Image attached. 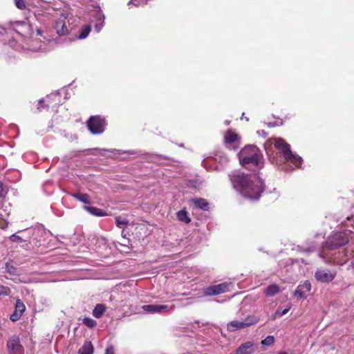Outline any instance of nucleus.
<instances>
[{
	"instance_id": "nucleus-1",
	"label": "nucleus",
	"mask_w": 354,
	"mask_h": 354,
	"mask_svg": "<svg viewBox=\"0 0 354 354\" xmlns=\"http://www.w3.org/2000/svg\"><path fill=\"white\" fill-rule=\"evenodd\" d=\"M234 189L241 196L251 200H259L264 190L263 180L256 174L234 172L229 175Z\"/></svg>"
},
{
	"instance_id": "nucleus-2",
	"label": "nucleus",
	"mask_w": 354,
	"mask_h": 354,
	"mask_svg": "<svg viewBox=\"0 0 354 354\" xmlns=\"http://www.w3.org/2000/svg\"><path fill=\"white\" fill-rule=\"evenodd\" d=\"M238 156L241 165L244 167L252 165L260 169L263 166V156L255 146L249 145L243 148Z\"/></svg>"
},
{
	"instance_id": "nucleus-3",
	"label": "nucleus",
	"mask_w": 354,
	"mask_h": 354,
	"mask_svg": "<svg viewBox=\"0 0 354 354\" xmlns=\"http://www.w3.org/2000/svg\"><path fill=\"white\" fill-rule=\"evenodd\" d=\"M319 257L326 264L343 265L348 261L347 252L345 250L335 252V250L322 248L319 252Z\"/></svg>"
},
{
	"instance_id": "nucleus-4",
	"label": "nucleus",
	"mask_w": 354,
	"mask_h": 354,
	"mask_svg": "<svg viewBox=\"0 0 354 354\" xmlns=\"http://www.w3.org/2000/svg\"><path fill=\"white\" fill-rule=\"evenodd\" d=\"M274 147L281 151L286 162L294 164L296 167H300L303 160L299 156L293 153L290 150V146L281 138L274 139Z\"/></svg>"
},
{
	"instance_id": "nucleus-5",
	"label": "nucleus",
	"mask_w": 354,
	"mask_h": 354,
	"mask_svg": "<svg viewBox=\"0 0 354 354\" xmlns=\"http://www.w3.org/2000/svg\"><path fill=\"white\" fill-rule=\"evenodd\" d=\"M351 234H352L351 231L338 232L332 234L328 237L322 248L335 250L346 245L349 241L348 235Z\"/></svg>"
},
{
	"instance_id": "nucleus-6",
	"label": "nucleus",
	"mask_w": 354,
	"mask_h": 354,
	"mask_svg": "<svg viewBox=\"0 0 354 354\" xmlns=\"http://www.w3.org/2000/svg\"><path fill=\"white\" fill-rule=\"evenodd\" d=\"M34 37L30 44V47L32 51L35 52H45L48 50V42L50 41L44 35V31L40 28H37L36 30V37Z\"/></svg>"
},
{
	"instance_id": "nucleus-7",
	"label": "nucleus",
	"mask_w": 354,
	"mask_h": 354,
	"mask_svg": "<svg viewBox=\"0 0 354 354\" xmlns=\"http://www.w3.org/2000/svg\"><path fill=\"white\" fill-rule=\"evenodd\" d=\"M106 121L99 115L91 116L87 121L88 130L93 134H100L104 131Z\"/></svg>"
},
{
	"instance_id": "nucleus-8",
	"label": "nucleus",
	"mask_w": 354,
	"mask_h": 354,
	"mask_svg": "<svg viewBox=\"0 0 354 354\" xmlns=\"http://www.w3.org/2000/svg\"><path fill=\"white\" fill-rule=\"evenodd\" d=\"M337 275L335 270L318 268L315 272V279L321 283H328L331 282Z\"/></svg>"
},
{
	"instance_id": "nucleus-9",
	"label": "nucleus",
	"mask_w": 354,
	"mask_h": 354,
	"mask_svg": "<svg viewBox=\"0 0 354 354\" xmlns=\"http://www.w3.org/2000/svg\"><path fill=\"white\" fill-rule=\"evenodd\" d=\"M12 28L13 30L21 37H33V28L30 24L26 21H15L12 25Z\"/></svg>"
},
{
	"instance_id": "nucleus-10",
	"label": "nucleus",
	"mask_w": 354,
	"mask_h": 354,
	"mask_svg": "<svg viewBox=\"0 0 354 354\" xmlns=\"http://www.w3.org/2000/svg\"><path fill=\"white\" fill-rule=\"evenodd\" d=\"M6 346L8 354H24V347L17 335H13L8 339Z\"/></svg>"
},
{
	"instance_id": "nucleus-11",
	"label": "nucleus",
	"mask_w": 354,
	"mask_h": 354,
	"mask_svg": "<svg viewBox=\"0 0 354 354\" xmlns=\"http://www.w3.org/2000/svg\"><path fill=\"white\" fill-rule=\"evenodd\" d=\"M174 307L165 304H149L144 305L142 309L149 313H162L164 312L171 311Z\"/></svg>"
},
{
	"instance_id": "nucleus-12",
	"label": "nucleus",
	"mask_w": 354,
	"mask_h": 354,
	"mask_svg": "<svg viewBox=\"0 0 354 354\" xmlns=\"http://www.w3.org/2000/svg\"><path fill=\"white\" fill-rule=\"evenodd\" d=\"M230 283H222L218 285L209 286L204 289V295L206 296L216 295L228 290Z\"/></svg>"
},
{
	"instance_id": "nucleus-13",
	"label": "nucleus",
	"mask_w": 354,
	"mask_h": 354,
	"mask_svg": "<svg viewBox=\"0 0 354 354\" xmlns=\"http://www.w3.org/2000/svg\"><path fill=\"white\" fill-rule=\"evenodd\" d=\"M91 23L93 24L96 32H100L104 26V15L100 9L95 10L92 14Z\"/></svg>"
},
{
	"instance_id": "nucleus-14",
	"label": "nucleus",
	"mask_w": 354,
	"mask_h": 354,
	"mask_svg": "<svg viewBox=\"0 0 354 354\" xmlns=\"http://www.w3.org/2000/svg\"><path fill=\"white\" fill-rule=\"evenodd\" d=\"M0 44L3 45L8 44L12 48L19 49L16 40L10 37L6 29L2 27H0Z\"/></svg>"
},
{
	"instance_id": "nucleus-15",
	"label": "nucleus",
	"mask_w": 354,
	"mask_h": 354,
	"mask_svg": "<svg viewBox=\"0 0 354 354\" xmlns=\"http://www.w3.org/2000/svg\"><path fill=\"white\" fill-rule=\"evenodd\" d=\"M25 310L26 307L24 304L20 299H17L15 304V311L10 317V320L12 322H17L19 320L24 314Z\"/></svg>"
},
{
	"instance_id": "nucleus-16",
	"label": "nucleus",
	"mask_w": 354,
	"mask_h": 354,
	"mask_svg": "<svg viewBox=\"0 0 354 354\" xmlns=\"http://www.w3.org/2000/svg\"><path fill=\"white\" fill-rule=\"evenodd\" d=\"M66 17L65 16H62L55 22V29L56 30V32L59 35H66L68 32V30L66 26Z\"/></svg>"
},
{
	"instance_id": "nucleus-17",
	"label": "nucleus",
	"mask_w": 354,
	"mask_h": 354,
	"mask_svg": "<svg viewBox=\"0 0 354 354\" xmlns=\"http://www.w3.org/2000/svg\"><path fill=\"white\" fill-rule=\"evenodd\" d=\"M225 142L228 148L235 149L236 145L239 143V138L236 133L229 130L224 136Z\"/></svg>"
},
{
	"instance_id": "nucleus-18",
	"label": "nucleus",
	"mask_w": 354,
	"mask_h": 354,
	"mask_svg": "<svg viewBox=\"0 0 354 354\" xmlns=\"http://www.w3.org/2000/svg\"><path fill=\"white\" fill-rule=\"evenodd\" d=\"M311 290V283L309 281H306L304 283L297 286L295 291V295L298 299H301L306 297L305 294Z\"/></svg>"
},
{
	"instance_id": "nucleus-19",
	"label": "nucleus",
	"mask_w": 354,
	"mask_h": 354,
	"mask_svg": "<svg viewBox=\"0 0 354 354\" xmlns=\"http://www.w3.org/2000/svg\"><path fill=\"white\" fill-rule=\"evenodd\" d=\"M254 352V343L252 342H246L239 346L236 350L235 354H252Z\"/></svg>"
},
{
	"instance_id": "nucleus-20",
	"label": "nucleus",
	"mask_w": 354,
	"mask_h": 354,
	"mask_svg": "<svg viewBox=\"0 0 354 354\" xmlns=\"http://www.w3.org/2000/svg\"><path fill=\"white\" fill-rule=\"evenodd\" d=\"M246 328L243 321L234 320L227 324V328L230 332H234L237 330Z\"/></svg>"
},
{
	"instance_id": "nucleus-21",
	"label": "nucleus",
	"mask_w": 354,
	"mask_h": 354,
	"mask_svg": "<svg viewBox=\"0 0 354 354\" xmlns=\"http://www.w3.org/2000/svg\"><path fill=\"white\" fill-rule=\"evenodd\" d=\"M59 98V93H51L50 95L46 96V99H41L39 102V106L37 107V109L41 110L44 108L43 104L46 102V107H49L50 106V103L52 100H55V98Z\"/></svg>"
},
{
	"instance_id": "nucleus-22",
	"label": "nucleus",
	"mask_w": 354,
	"mask_h": 354,
	"mask_svg": "<svg viewBox=\"0 0 354 354\" xmlns=\"http://www.w3.org/2000/svg\"><path fill=\"white\" fill-rule=\"evenodd\" d=\"M70 195L75 198L76 200L85 203V204H90V196L87 194L82 193L80 192H78L75 194H70Z\"/></svg>"
},
{
	"instance_id": "nucleus-23",
	"label": "nucleus",
	"mask_w": 354,
	"mask_h": 354,
	"mask_svg": "<svg viewBox=\"0 0 354 354\" xmlns=\"http://www.w3.org/2000/svg\"><path fill=\"white\" fill-rule=\"evenodd\" d=\"M84 209L89 212L91 214L97 216H106V214L105 212L100 208L95 207L91 206H84Z\"/></svg>"
},
{
	"instance_id": "nucleus-24",
	"label": "nucleus",
	"mask_w": 354,
	"mask_h": 354,
	"mask_svg": "<svg viewBox=\"0 0 354 354\" xmlns=\"http://www.w3.org/2000/svg\"><path fill=\"white\" fill-rule=\"evenodd\" d=\"M93 346L91 342H85L78 351V354H93Z\"/></svg>"
},
{
	"instance_id": "nucleus-25",
	"label": "nucleus",
	"mask_w": 354,
	"mask_h": 354,
	"mask_svg": "<svg viewBox=\"0 0 354 354\" xmlns=\"http://www.w3.org/2000/svg\"><path fill=\"white\" fill-rule=\"evenodd\" d=\"M105 311L106 306L104 304H98L95 306L94 309L93 310L92 315L95 318L99 319L102 316Z\"/></svg>"
},
{
	"instance_id": "nucleus-26",
	"label": "nucleus",
	"mask_w": 354,
	"mask_h": 354,
	"mask_svg": "<svg viewBox=\"0 0 354 354\" xmlns=\"http://www.w3.org/2000/svg\"><path fill=\"white\" fill-rule=\"evenodd\" d=\"M193 202L196 207L201 209L203 210L208 209V203L207 200L200 198L194 199Z\"/></svg>"
},
{
	"instance_id": "nucleus-27",
	"label": "nucleus",
	"mask_w": 354,
	"mask_h": 354,
	"mask_svg": "<svg viewBox=\"0 0 354 354\" xmlns=\"http://www.w3.org/2000/svg\"><path fill=\"white\" fill-rule=\"evenodd\" d=\"M176 216L178 219L183 223L187 224L191 221V219L188 216L187 212L185 211V209L178 211L176 213Z\"/></svg>"
},
{
	"instance_id": "nucleus-28",
	"label": "nucleus",
	"mask_w": 354,
	"mask_h": 354,
	"mask_svg": "<svg viewBox=\"0 0 354 354\" xmlns=\"http://www.w3.org/2000/svg\"><path fill=\"white\" fill-rule=\"evenodd\" d=\"M280 289L276 284H271L265 290V294L268 297H272L279 292Z\"/></svg>"
},
{
	"instance_id": "nucleus-29",
	"label": "nucleus",
	"mask_w": 354,
	"mask_h": 354,
	"mask_svg": "<svg viewBox=\"0 0 354 354\" xmlns=\"http://www.w3.org/2000/svg\"><path fill=\"white\" fill-rule=\"evenodd\" d=\"M245 326L248 327L252 324H254L259 322V318L254 315H249L244 320Z\"/></svg>"
},
{
	"instance_id": "nucleus-30",
	"label": "nucleus",
	"mask_w": 354,
	"mask_h": 354,
	"mask_svg": "<svg viewBox=\"0 0 354 354\" xmlns=\"http://www.w3.org/2000/svg\"><path fill=\"white\" fill-rule=\"evenodd\" d=\"M82 323L90 328H93L97 325L96 321L90 317H84Z\"/></svg>"
},
{
	"instance_id": "nucleus-31",
	"label": "nucleus",
	"mask_w": 354,
	"mask_h": 354,
	"mask_svg": "<svg viewBox=\"0 0 354 354\" xmlns=\"http://www.w3.org/2000/svg\"><path fill=\"white\" fill-rule=\"evenodd\" d=\"M115 223L117 227L120 228H123L128 225L129 221L126 218H122L120 216H118L115 218Z\"/></svg>"
},
{
	"instance_id": "nucleus-32",
	"label": "nucleus",
	"mask_w": 354,
	"mask_h": 354,
	"mask_svg": "<svg viewBox=\"0 0 354 354\" xmlns=\"http://www.w3.org/2000/svg\"><path fill=\"white\" fill-rule=\"evenodd\" d=\"M91 31V26L89 25L85 26L80 31L78 38L80 39H85Z\"/></svg>"
},
{
	"instance_id": "nucleus-33",
	"label": "nucleus",
	"mask_w": 354,
	"mask_h": 354,
	"mask_svg": "<svg viewBox=\"0 0 354 354\" xmlns=\"http://www.w3.org/2000/svg\"><path fill=\"white\" fill-rule=\"evenodd\" d=\"M274 342V337L272 335H268L263 340H262L261 344L263 346H270L273 344Z\"/></svg>"
},
{
	"instance_id": "nucleus-34",
	"label": "nucleus",
	"mask_w": 354,
	"mask_h": 354,
	"mask_svg": "<svg viewBox=\"0 0 354 354\" xmlns=\"http://www.w3.org/2000/svg\"><path fill=\"white\" fill-rule=\"evenodd\" d=\"M6 269L11 274H16L17 273V268L10 263H7L6 264Z\"/></svg>"
},
{
	"instance_id": "nucleus-35",
	"label": "nucleus",
	"mask_w": 354,
	"mask_h": 354,
	"mask_svg": "<svg viewBox=\"0 0 354 354\" xmlns=\"http://www.w3.org/2000/svg\"><path fill=\"white\" fill-rule=\"evenodd\" d=\"M149 0H130L128 3V5L133 4L136 6H138L140 5L146 4Z\"/></svg>"
},
{
	"instance_id": "nucleus-36",
	"label": "nucleus",
	"mask_w": 354,
	"mask_h": 354,
	"mask_svg": "<svg viewBox=\"0 0 354 354\" xmlns=\"http://www.w3.org/2000/svg\"><path fill=\"white\" fill-rule=\"evenodd\" d=\"M15 3L19 9L23 10L26 8L24 0H15Z\"/></svg>"
},
{
	"instance_id": "nucleus-37",
	"label": "nucleus",
	"mask_w": 354,
	"mask_h": 354,
	"mask_svg": "<svg viewBox=\"0 0 354 354\" xmlns=\"http://www.w3.org/2000/svg\"><path fill=\"white\" fill-rule=\"evenodd\" d=\"M10 241L15 243H21L23 242V239L21 236H17L16 234H12L10 237Z\"/></svg>"
},
{
	"instance_id": "nucleus-38",
	"label": "nucleus",
	"mask_w": 354,
	"mask_h": 354,
	"mask_svg": "<svg viewBox=\"0 0 354 354\" xmlns=\"http://www.w3.org/2000/svg\"><path fill=\"white\" fill-rule=\"evenodd\" d=\"M105 354H115L114 347L113 345H109L105 351Z\"/></svg>"
},
{
	"instance_id": "nucleus-39",
	"label": "nucleus",
	"mask_w": 354,
	"mask_h": 354,
	"mask_svg": "<svg viewBox=\"0 0 354 354\" xmlns=\"http://www.w3.org/2000/svg\"><path fill=\"white\" fill-rule=\"evenodd\" d=\"M3 195V183L0 182V197H2Z\"/></svg>"
},
{
	"instance_id": "nucleus-40",
	"label": "nucleus",
	"mask_w": 354,
	"mask_h": 354,
	"mask_svg": "<svg viewBox=\"0 0 354 354\" xmlns=\"http://www.w3.org/2000/svg\"><path fill=\"white\" fill-rule=\"evenodd\" d=\"M188 186L191 187H193L194 189H196L198 187V186L196 185V183H192V182H189V183L188 184Z\"/></svg>"
},
{
	"instance_id": "nucleus-41",
	"label": "nucleus",
	"mask_w": 354,
	"mask_h": 354,
	"mask_svg": "<svg viewBox=\"0 0 354 354\" xmlns=\"http://www.w3.org/2000/svg\"><path fill=\"white\" fill-rule=\"evenodd\" d=\"M289 310V308H286L284 309L280 314V316H283L284 315H286Z\"/></svg>"
},
{
	"instance_id": "nucleus-42",
	"label": "nucleus",
	"mask_w": 354,
	"mask_h": 354,
	"mask_svg": "<svg viewBox=\"0 0 354 354\" xmlns=\"http://www.w3.org/2000/svg\"><path fill=\"white\" fill-rule=\"evenodd\" d=\"M35 16H36V17H37L38 15H40V13H39V10H36V11H35Z\"/></svg>"
},
{
	"instance_id": "nucleus-43",
	"label": "nucleus",
	"mask_w": 354,
	"mask_h": 354,
	"mask_svg": "<svg viewBox=\"0 0 354 354\" xmlns=\"http://www.w3.org/2000/svg\"><path fill=\"white\" fill-rule=\"evenodd\" d=\"M278 354H288L286 352H279Z\"/></svg>"
},
{
	"instance_id": "nucleus-44",
	"label": "nucleus",
	"mask_w": 354,
	"mask_h": 354,
	"mask_svg": "<svg viewBox=\"0 0 354 354\" xmlns=\"http://www.w3.org/2000/svg\"><path fill=\"white\" fill-rule=\"evenodd\" d=\"M225 124L228 125V124H230V121L226 120V121L225 122Z\"/></svg>"
},
{
	"instance_id": "nucleus-45",
	"label": "nucleus",
	"mask_w": 354,
	"mask_h": 354,
	"mask_svg": "<svg viewBox=\"0 0 354 354\" xmlns=\"http://www.w3.org/2000/svg\"><path fill=\"white\" fill-rule=\"evenodd\" d=\"M122 236H124V237L125 233H124V230H123V231H122Z\"/></svg>"
},
{
	"instance_id": "nucleus-46",
	"label": "nucleus",
	"mask_w": 354,
	"mask_h": 354,
	"mask_svg": "<svg viewBox=\"0 0 354 354\" xmlns=\"http://www.w3.org/2000/svg\"><path fill=\"white\" fill-rule=\"evenodd\" d=\"M122 236H124V237L125 233H124V230H123V231H122Z\"/></svg>"
},
{
	"instance_id": "nucleus-47",
	"label": "nucleus",
	"mask_w": 354,
	"mask_h": 354,
	"mask_svg": "<svg viewBox=\"0 0 354 354\" xmlns=\"http://www.w3.org/2000/svg\"><path fill=\"white\" fill-rule=\"evenodd\" d=\"M261 135H264V136H266V132L263 131V133H261Z\"/></svg>"
},
{
	"instance_id": "nucleus-48",
	"label": "nucleus",
	"mask_w": 354,
	"mask_h": 354,
	"mask_svg": "<svg viewBox=\"0 0 354 354\" xmlns=\"http://www.w3.org/2000/svg\"><path fill=\"white\" fill-rule=\"evenodd\" d=\"M261 135H264V136H266V132L263 131V133H261Z\"/></svg>"
}]
</instances>
